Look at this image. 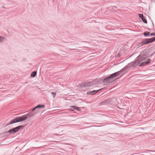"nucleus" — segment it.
<instances>
[{"instance_id": "nucleus-1", "label": "nucleus", "mask_w": 155, "mask_h": 155, "mask_svg": "<svg viewBox=\"0 0 155 155\" xmlns=\"http://www.w3.org/2000/svg\"><path fill=\"white\" fill-rule=\"evenodd\" d=\"M147 58V54H144L142 55H139L135 59V60L128 64L124 67L123 70H127L129 68H134L140 63V62L144 60Z\"/></svg>"}, {"instance_id": "nucleus-2", "label": "nucleus", "mask_w": 155, "mask_h": 155, "mask_svg": "<svg viewBox=\"0 0 155 155\" xmlns=\"http://www.w3.org/2000/svg\"><path fill=\"white\" fill-rule=\"evenodd\" d=\"M28 117L27 114L18 117L12 120L9 123L7 124V125H8L11 124L21 122L26 120Z\"/></svg>"}, {"instance_id": "nucleus-3", "label": "nucleus", "mask_w": 155, "mask_h": 155, "mask_svg": "<svg viewBox=\"0 0 155 155\" xmlns=\"http://www.w3.org/2000/svg\"><path fill=\"white\" fill-rule=\"evenodd\" d=\"M116 72L111 74L109 76L105 78L103 82L104 83H112L116 80Z\"/></svg>"}, {"instance_id": "nucleus-4", "label": "nucleus", "mask_w": 155, "mask_h": 155, "mask_svg": "<svg viewBox=\"0 0 155 155\" xmlns=\"http://www.w3.org/2000/svg\"><path fill=\"white\" fill-rule=\"evenodd\" d=\"M24 127L23 125L18 126L15 127H14L11 129L9 130L7 133H16L20 129H22Z\"/></svg>"}, {"instance_id": "nucleus-5", "label": "nucleus", "mask_w": 155, "mask_h": 155, "mask_svg": "<svg viewBox=\"0 0 155 155\" xmlns=\"http://www.w3.org/2000/svg\"><path fill=\"white\" fill-rule=\"evenodd\" d=\"M155 41V37L150 38H145L142 41L145 45L146 44L151 43Z\"/></svg>"}, {"instance_id": "nucleus-6", "label": "nucleus", "mask_w": 155, "mask_h": 155, "mask_svg": "<svg viewBox=\"0 0 155 155\" xmlns=\"http://www.w3.org/2000/svg\"><path fill=\"white\" fill-rule=\"evenodd\" d=\"M94 84V81H89L84 82L81 84V86L82 87H87L91 86Z\"/></svg>"}, {"instance_id": "nucleus-7", "label": "nucleus", "mask_w": 155, "mask_h": 155, "mask_svg": "<svg viewBox=\"0 0 155 155\" xmlns=\"http://www.w3.org/2000/svg\"><path fill=\"white\" fill-rule=\"evenodd\" d=\"M102 89V88H101L98 90L89 91L87 92V95H93L97 94Z\"/></svg>"}, {"instance_id": "nucleus-8", "label": "nucleus", "mask_w": 155, "mask_h": 155, "mask_svg": "<svg viewBox=\"0 0 155 155\" xmlns=\"http://www.w3.org/2000/svg\"><path fill=\"white\" fill-rule=\"evenodd\" d=\"M38 110L34 111L31 110L29 113L27 114V115L28 117H31L35 116L38 113Z\"/></svg>"}, {"instance_id": "nucleus-9", "label": "nucleus", "mask_w": 155, "mask_h": 155, "mask_svg": "<svg viewBox=\"0 0 155 155\" xmlns=\"http://www.w3.org/2000/svg\"><path fill=\"white\" fill-rule=\"evenodd\" d=\"M151 61V59H150V58H148L147 59V61L143 62L142 63H141L140 64V65H139V67L143 66H145V65L148 64H149L150 63V62Z\"/></svg>"}, {"instance_id": "nucleus-10", "label": "nucleus", "mask_w": 155, "mask_h": 155, "mask_svg": "<svg viewBox=\"0 0 155 155\" xmlns=\"http://www.w3.org/2000/svg\"><path fill=\"white\" fill-rule=\"evenodd\" d=\"M110 100V104L112 105H115L116 99L115 98H109Z\"/></svg>"}, {"instance_id": "nucleus-11", "label": "nucleus", "mask_w": 155, "mask_h": 155, "mask_svg": "<svg viewBox=\"0 0 155 155\" xmlns=\"http://www.w3.org/2000/svg\"><path fill=\"white\" fill-rule=\"evenodd\" d=\"M70 109L72 111H74L76 110L78 111H81L80 109L78 107L75 106H71L70 107Z\"/></svg>"}, {"instance_id": "nucleus-12", "label": "nucleus", "mask_w": 155, "mask_h": 155, "mask_svg": "<svg viewBox=\"0 0 155 155\" xmlns=\"http://www.w3.org/2000/svg\"><path fill=\"white\" fill-rule=\"evenodd\" d=\"M110 100H109V98L108 99L105 100L103 101L101 103V105H107L108 103L110 104Z\"/></svg>"}, {"instance_id": "nucleus-13", "label": "nucleus", "mask_w": 155, "mask_h": 155, "mask_svg": "<svg viewBox=\"0 0 155 155\" xmlns=\"http://www.w3.org/2000/svg\"><path fill=\"white\" fill-rule=\"evenodd\" d=\"M131 68H129L127 70H123L124 68H123L121 70V71H118V72H117V76L119 75V74H120V72H122V71H127L128 70H129Z\"/></svg>"}, {"instance_id": "nucleus-14", "label": "nucleus", "mask_w": 155, "mask_h": 155, "mask_svg": "<svg viewBox=\"0 0 155 155\" xmlns=\"http://www.w3.org/2000/svg\"><path fill=\"white\" fill-rule=\"evenodd\" d=\"M37 74V71H35L32 72L31 74V76L32 78H34Z\"/></svg>"}, {"instance_id": "nucleus-15", "label": "nucleus", "mask_w": 155, "mask_h": 155, "mask_svg": "<svg viewBox=\"0 0 155 155\" xmlns=\"http://www.w3.org/2000/svg\"><path fill=\"white\" fill-rule=\"evenodd\" d=\"M37 106L38 108H43L45 107V106L44 105L39 104Z\"/></svg>"}, {"instance_id": "nucleus-16", "label": "nucleus", "mask_w": 155, "mask_h": 155, "mask_svg": "<svg viewBox=\"0 0 155 155\" xmlns=\"http://www.w3.org/2000/svg\"><path fill=\"white\" fill-rule=\"evenodd\" d=\"M143 35H144L145 37H147L149 36L150 35V33L149 32H144L143 33Z\"/></svg>"}, {"instance_id": "nucleus-17", "label": "nucleus", "mask_w": 155, "mask_h": 155, "mask_svg": "<svg viewBox=\"0 0 155 155\" xmlns=\"http://www.w3.org/2000/svg\"><path fill=\"white\" fill-rule=\"evenodd\" d=\"M143 21V22L145 23H147V21L146 20V19L144 18H143V19H141Z\"/></svg>"}, {"instance_id": "nucleus-18", "label": "nucleus", "mask_w": 155, "mask_h": 155, "mask_svg": "<svg viewBox=\"0 0 155 155\" xmlns=\"http://www.w3.org/2000/svg\"><path fill=\"white\" fill-rule=\"evenodd\" d=\"M51 94L53 95V97L54 98L56 96V93L55 92H52L51 93Z\"/></svg>"}, {"instance_id": "nucleus-19", "label": "nucleus", "mask_w": 155, "mask_h": 155, "mask_svg": "<svg viewBox=\"0 0 155 155\" xmlns=\"http://www.w3.org/2000/svg\"><path fill=\"white\" fill-rule=\"evenodd\" d=\"M139 17L141 19H143V18H144L143 15V14H139Z\"/></svg>"}, {"instance_id": "nucleus-20", "label": "nucleus", "mask_w": 155, "mask_h": 155, "mask_svg": "<svg viewBox=\"0 0 155 155\" xmlns=\"http://www.w3.org/2000/svg\"><path fill=\"white\" fill-rule=\"evenodd\" d=\"M5 38L4 37L2 36H0V42L2 41Z\"/></svg>"}, {"instance_id": "nucleus-21", "label": "nucleus", "mask_w": 155, "mask_h": 155, "mask_svg": "<svg viewBox=\"0 0 155 155\" xmlns=\"http://www.w3.org/2000/svg\"><path fill=\"white\" fill-rule=\"evenodd\" d=\"M139 45L140 46H144L145 45L144 44H143V42L142 41L141 42H140L139 43Z\"/></svg>"}, {"instance_id": "nucleus-22", "label": "nucleus", "mask_w": 155, "mask_h": 155, "mask_svg": "<svg viewBox=\"0 0 155 155\" xmlns=\"http://www.w3.org/2000/svg\"><path fill=\"white\" fill-rule=\"evenodd\" d=\"M123 122L121 121H118L117 120V125L119 124L121 125L120 123H122Z\"/></svg>"}, {"instance_id": "nucleus-23", "label": "nucleus", "mask_w": 155, "mask_h": 155, "mask_svg": "<svg viewBox=\"0 0 155 155\" xmlns=\"http://www.w3.org/2000/svg\"><path fill=\"white\" fill-rule=\"evenodd\" d=\"M37 108H38L36 106L35 107H34L31 110L33 111L35 110H36Z\"/></svg>"}, {"instance_id": "nucleus-24", "label": "nucleus", "mask_w": 155, "mask_h": 155, "mask_svg": "<svg viewBox=\"0 0 155 155\" xmlns=\"http://www.w3.org/2000/svg\"><path fill=\"white\" fill-rule=\"evenodd\" d=\"M150 35L151 36H155V34L154 33H151Z\"/></svg>"}, {"instance_id": "nucleus-25", "label": "nucleus", "mask_w": 155, "mask_h": 155, "mask_svg": "<svg viewBox=\"0 0 155 155\" xmlns=\"http://www.w3.org/2000/svg\"><path fill=\"white\" fill-rule=\"evenodd\" d=\"M120 57V55L119 54H118L117 55V58Z\"/></svg>"}, {"instance_id": "nucleus-26", "label": "nucleus", "mask_w": 155, "mask_h": 155, "mask_svg": "<svg viewBox=\"0 0 155 155\" xmlns=\"http://www.w3.org/2000/svg\"><path fill=\"white\" fill-rule=\"evenodd\" d=\"M124 61H125V60H124L123 61H122L121 62H119L118 63H117V64H119L122 63V62H123Z\"/></svg>"}, {"instance_id": "nucleus-27", "label": "nucleus", "mask_w": 155, "mask_h": 155, "mask_svg": "<svg viewBox=\"0 0 155 155\" xmlns=\"http://www.w3.org/2000/svg\"><path fill=\"white\" fill-rule=\"evenodd\" d=\"M54 134L55 135H58V134Z\"/></svg>"}, {"instance_id": "nucleus-28", "label": "nucleus", "mask_w": 155, "mask_h": 155, "mask_svg": "<svg viewBox=\"0 0 155 155\" xmlns=\"http://www.w3.org/2000/svg\"><path fill=\"white\" fill-rule=\"evenodd\" d=\"M152 23H153V26H154V24H153V22H152Z\"/></svg>"}, {"instance_id": "nucleus-29", "label": "nucleus", "mask_w": 155, "mask_h": 155, "mask_svg": "<svg viewBox=\"0 0 155 155\" xmlns=\"http://www.w3.org/2000/svg\"><path fill=\"white\" fill-rule=\"evenodd\" d=\"M118 102L119 104H120V103L118 101Z\"/></svg>"}]
</instances>
